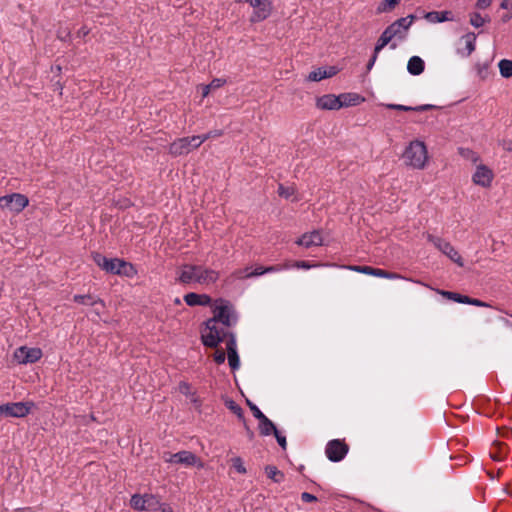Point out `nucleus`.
Returning a JSON list of instances; mask_svg holds the SVG:
<instances>
[{"mask_svg": "<svg viewBox=\"0 0 512 512\" xmlns=\"http://www.w3.org/2000/svg\"><path fill=\"white\" fill-rule=\"evenodd\" d=\"M301 499L304 501V502H314L317 500V498L310 494V493H307V492H303L301 494Z\"/></svg>", "mask_w": 512, "mask_h": 512, "instance_id": "46", "label": "nucleus"}, {"mask_svg": "<svg viewBox=\"0 0 512 512\" xmlns=\"http://www.w3.org/2000/svg\"><path fill=\"white\" fill-rule=\"evenodd\" d=\"M93 307H94L93 312L95 313L96 316H98L100 318L102 316L103 312L105 311V308L102 309L101 306H93Z\"/></svg>", "mask_w": 512, "mask_h": 512, "instance_id": "53", "label": "nucleus"}, {"mask_svg": "<svg viewBox=\"0 0 512 512\" xmlns=\"http://www.w3.org/2000/svg\"><path fill=\"white\" fill-rule=\"evenodd\" d=\"M236 2H242L243 0H235Z\"/></svg>", "mask_w": 512, "mask_h": 512, "instance_id": "62", "label": "nucleus"}, {"mask_svg": "<svg viewBox=\"0 0 512 512\" xmlns=\"http://www.w3.org/2000/svg\"><path fill=\"white\" fill-rule=\"evenodd\" d=\"M165 504L153 494H134L130 499V506L137 511H157L161 510Z\"/></svg>", "mask_w": 512, "mask_h": 512, "instance_id": "5", "label": "nucleus"}, {"mask_svg": "<svg viewBox=\"0 0 512 512\" xmlns=\"http://www.w3.org/2000/svg\"><path fill=\"white\" fill-rule=\"evenodd\" d=\"M227 336H230L228 328L213 319H209L201 331L202 342L208 347H216Z\"/></svg>", "mask_w": 512, "mask_h": 512, "instance_id": "4", "label": "nucleus"}, {"mask_svg": "<svg viewBox=\"0 0 512 512\" xmlns=\"http://www.w3.org/2000/svg\"><path fill=\"white\" fill-rule=\"evenodd\" d=\"M279 270L280 267L278 266H271L267 268H263L262 266H256L253 270H251V268L249 267H246L244 269L235 270L232 273V276L236 279H246L254 276H260L269 272H276Z\"/></svg>", "mask_w": 512, "mask_h": 512, "instance_id": "17", "label": "nucleus"}, {"mask_svg": "<svg viewBox=\"0 0 512 512\" xmlns=\"http://www.w3.org/2000/svg\"><path fill=\"white\" fill-rule=\"evenodd\" d=\"M400 0H383L377 6L378 13H387L392 11L398 4Z\"/></svg>", "mask_w": 512, "mask_h": 512, "instance_id": "33", "label": "nucleus"}, {"mask_svg": "<svg viewBox=\"0 0 512 512\" xmlns=\"http://www.w3.org/2000/svg\"><path fill=\"white\" fill-rule=\"evenodd\" d=\"M315 106L319 110H339L338 95L324 94L316 98Z\"/></svg>", "mask_w": 512, "mask_h": 512, "instance_id": "19", "label": "nucleus"}, {"mask_svg": "<svg viewBox=\"0 0 512 512\" xmlns=\"http://www.w3.org/2000/svg\"><path fill=\"white\" fill-rule=\"evenodd\" d=\"M349 270L365 274L366 266H348Z\"/></svg>", "mask_w": 512, "mask_h": 512, "instance_id": "51", "label": "nucleus"}, {"mask_svg": "<svg viewBox=\"0 0 512 512\" xmlns=\"http://www.w3.org/2000/svg\"><path fill=\"white\" fill-rule=\"evenodd\" d=\"M93 260L98 267L107 273L133 278L137 270L133 264L119 258H107L100 253L93 254Z\"/></svg>", "mask_w": 512, "mask_h": 512, "instance_id": "3", "label": "nucleus"}, {"mask_svg": "<svg viewBox=\"0 0 512 512\" xmlns=\"http://www.w3.org/2000/svg\"><path fill=\"white\" fill-rule=\"evenodd\" d=\"M428 241L431 242L438 250L445 254L451 261L456 263L458 266L463 267L464 262L458 251L447 241L433 236L428 235Z\"/></svg>", "mask_w": 512, "mask_h": 512, "instance_id": "12", "label": "nucleus"}, {"mask_svg": "<svg viewBox=\"0 0 512 512\" xmlns=\"http://www.w3.org/2000/svg\"><path fill=\"white\" fill-rule=\"evenodd\" d=\"M339 109L358 106L365 101V98L354 92L341 93L338 95Z\"/></svg>", "mask_w": 512, "mask_h": 512, "instance_id": "21", "label": "nucleus"}, {"mask_svg": "<svg viewBox=\"0 0 512 512\" xmlns=\"http://www.w3.org/2000/svg\"><path fill=\"white\" fill-rule=\"evenodd\" d=\"M384 106L387 109L401 110V111H424L431 107L430 105H421V106H417V107H411V106H406V105H401V104H384Z\"/></svg>", "mask_w": 512, "mask_h": 512, "instance_id": "31", "label": "nucleus"}, {"mask_svg": "<svg viewBox=\"0 0 512 512\" xmlns=\"http://www.w3.org/2000/svg\"><path fill=\"white\" fill-rule=\"evenodd\" d=\"M495 174L492 168L486 164L476 163L471 180L473 184L482 188H490L492 186Z\"/></svg>", "mask_w": 512, "mask_h": 512, "instance_id": "8", "label": "nucleus"}, {"mask_svg": "<svg viewBox=\"0 0 512 512\" xmlns=\"http://www.w3.org/2000/svg\"><path fill=\"white\" fill-rule=\"evenodd\" d=\"M214 361L218 364H222L226 359V354L223 350L217 349L213 355Z\"/></svg>", "mask_w": 512, "mask_h": 512, "instance_id": "41", "label": "nucleus"}, {"mask_svg": "<svg viewBox=\"0 0 512 512\" xmlns=\"http://www.w3.org/2000/svg\"><path fill=\"white\" fill-rule=\"evenodd\" d=\"M469 22L474 28H480L490 22L488 15L483 16L480 12L474 11L469 14Z\"/></svg>", "mask_w": 512, "mask_h": 512, "instance_id": "29", "label": "nucleus"}, {"mask_svg": "<svg viewBox=\"0 0 512 512\" xmlns=\"http://www.w3.org/2000/svg\"><path fill=\"white\" fill-rule=\"evenodd\" d=\"M499 71L502 77L511 78L512 77V61L508 59H502L498 63Z\"/></svg>", "mask_w": 512, "mask_h": 512, "instance_id": "32", "label": "nucleus"}, {"mask_svg": "<svg viewBox=\"0 0 512 512\" xmlns=\"http://www.w3.org/2000/svg\"><path fill=\"white\" fill-rule=\"evenodd\" d=\"M391 41H392L391 35L385 29L383 31V33L381 34L380 38L378 39V42H377V44L375 46V49H374V52L376 54H378Z\"/></svg>", "mask_w": 512, "mask_h": 512, "instance_id": "34", "label": "nucleus"}, {"mask_svg": "<svg viewBox=\"0 0 512 512\" xmlns=\"http://www.w3.org/2000/svg\"><path fill=\"white\" fill-rule=\"evenodd\" d=\"M176 279L183 284L196 283L204 286L215 284L219 279V272L203 265L184 264L178 267Z\"/></svg>", "mask_w": 512, "mask_h": 512, "instance_id": "1", "label": "nucleus"}, {"mask_svg": "<svg viewBox=\"0 0 512 512\" xmlns=\"http://www.w3.org/2000/svg\"><path fill=\"white\" fill-rule=\"evenodd\" d=\"M365 274L375 276V277H380V278H382V276H386L384 274V270L373 268L370 266H366Z\"/></svg>", "mask_w": 512, "mask_h": 512, "instance_id": "39", "label": "nucleus"}, {"mask_svg": "<svg viewBox=\"0 0 512 512\" xmlns=\"http://www.w3.org/2000/svg\"><path fill=\"white\" fill-rule=\"evenodd\" d=\"M253 8L250 21L253 23L261 22L267 19L273 10L271 0H246Z\"/></svg>", "mask_w": 512, "mask_h": 512, "instance_id": "14", "label": "nucleus"}, {"mask_svg": "<svg viewBox=\"0 0 512 512\" xmlns=\"http://www.w3.org/2000/svg\"><path fill=\"white\" fill-rule=\"evenodd\" d=\"M161 512H173L172 508L169 506V505H164L162 507V511Z\"/></svg>", "mask_w": 512, "mask_h": 512, "instance_id": "59", "label": "nucleus"}, {"mask_svg": "<svg viewBox=\"0 0 512 512\" xmlns=\"http://www.w3.org/2000/svg\"><path fill=\"white\" fill-rule=\"evenodd\" d=\"M232 467L240 474L246 473L244 462L240 457H234L231 459Z\"/></svg>", "mask_w": 512, "mask_h": 512, "instance_id": "37", "label": "nucleus"}, {"mask_svg": "<svg viewBox=\"0 0 512 512\" xmlns=\"http://www.w3.org/2000/svg\"><path fill=\"white\" fill-rule=\"evenodd\" d=\"M424 18L430 23H442L446 21H452L453 15L450 11H432L427 12Z\"/></svg>", "mask_w": 512, "mask_h": 512, "instance_id": "26", "label": "nucleus"}, {"mask_svg": "<svg viewBox=\"0 0 512 512\" xmlns=\"http://www.w3.org/2000/svg\"><path fill=\"white\" fill-rule=\"evenodd\" d=\"M43 352L38 347L21 346L15 349L13 359L20 365L32 364L41 359Z\"/></svg>", "mask_w": 512, "mask_h": 512, "instance_id": "10", "label": "nucleus"}, {"mask_svg": "<svg viewBox=\"0 0 512 512\" xmlns=\"http://www.w3.org/2000/svg\"><path fill=\"white\" fill-rule=\"evenodd\" d=\"M32 402H14L0 405V415L4 417L22 418L30 413Z\"/></svg>", "mask_w": 512, "mask_h": 512, "instance_id": "13", "label": "nucleus"}, {"mask_svg": "<svg viewBox=\"0 0 512 512\" xmlns=\"http://www.w3.org/2000/svg\"><path fill=\"white\" fill-rule=\"evenodd\" d=\"M476 34L473 32H469L462 36L461 42L464 43V48H459L457 50V53L462 57H468L470 56L476 47Z\"/></svg>", "mask_w": 512, "mask_h": 512, "instance_id": "23", "label": "nucleus"}, {"mask_svg": "<svg viewBox=\"0 0 512 512\" xmlns=\"http://www.w3.org/2000/svg\"><path fill=\"white\" fill-rule=\"evenodd\" d=\"M296 243L305 248H311L314 246H320L324 243V239L320 231H312L303 234Z\"/></svg>", "mask_w": 512, "mask_h": 512, "instance_id": "20", "label": "nucleus"}, {"mask_svg": "<svg viewBox=\"0 0 512 512\" xmlns=\"http://www.w3.org/2000/svg\"><path fill=\"white\" fill-rule=\"evenodd\" d=\"M466 304H470V305H475V306H478V307H486L487 304L478 300V299H472V298H469L468 297V302H466Z\"/></svg>", "mask_w": 512, "mask_h": 512, "instance_id": "47", "label": "nucleus"}, {"mask_svg": "<svg viewBox=\"0 0 512 512\" xmlns=\"http://www.w3.org/2000/svg\"><path fill=\"white\" fill-rule=\"evenodd\" d=\"M265 470L267 476L274 482H281L284 478V475L275 466H267Z\"/></svg>", "mask_w": 512, "mask_h": 512, "instance_id": "35", "label": "nucleus"}, {"mask_svg": "<svg viewBox=\"0 0 512 512\" xmlns=\"http://www.w3.org/2000/svg\"><path fill=\"white\" fill-rule=\"evenodd\" d=\"M425 63L419 56H412L407 63V70L411 75H420L424 71Z\"/></svg>", "mask_w": 512, "mask_h": 512, "instance_id": "28", "label": "nucleus"}, {"mask_svg": "<svg viewBox=\"0 0 512 512\" xmlns=\"http://www.w3.org/2000/svg\"><path fill=\"white\" fill-rule=\"evenodd\" d=\"M316 266H318V265L317 264L311 265L306 261H299V262L295 263V267L302 268V269H309V268L316 267Z\"/></svg>", "mask_w": 512, "mask_h": 512, "instance_id": "45", "label": "nucleus"}, {"mask_svg": "<svg viewBox=\"0 0 512 512\" xmlns=\"http://www.w3.org/2000/svg\"><path fill=\"white\" fill-rule=\"evenodd\" d=\"M279 194L285 198H288L292 194V192L290 191L289 188H284L283 186H280Z\"/></svg>", "mask_w": 512, "mask_h": 512, "instance_id": "49", "label": "nucleus"}, {"mask_svg": "<svg viewBox=\"0 0 512 512\" xmlns=\"http://www.w3.org/2000/svg\"><path fill=\"white\" fill-rule=\"evenodd\" d=\"M384 274L386 276H382V278H387V279H397V278H399V276L397 274L389 273V272H387L385 270H384Z\"/></svg>", "mask_w": 512, "mask_h": 512, "instance_id": "55", "label": "nucleus"}, {"mask_svg": "<svg viewBox=\"0 0 512 512\" xmlns=\"http://www.w3.org/2000/svg\"><path fill=\"white\" fill-rule=\"evenodd\" d=\"M213 320L220 322L227 328L236 322V317L231 305L223 300L216 302L213 310Z\"/></svg>", "mask_w": 512, "mask_h": 512, "instance_id": "9", "label": "nucleus"}, {"mask_svg": "<svg viewBox=\"0 0 512 512\" xmlns=\"http://www.w3.org/2000/svg\"><path fill=\"white\" fill-rule=\"evenodd\" d=\"M163 459L169 464H181L185 467H197L202 469L203 462L194 453L190 451H180L178 453H165Z\"/></svg>", "mask_w": 512, "mask_h": 512, "instance_id": "7", "label": "nucleus"}, {"mask_svg": "<svg viewBox=\"0 0 512 512\" xmlns=\"http://www.w3.org/2000/svg\"><path fill=\"white\" fill-rule=\"evenodd\" d=\"M73 300L79 304L82 305H89V306H101L102 309L106 308L105 303L98 297H95L93 295L87 294V295H75L73 297Z\"/></svg>", "mask_w": 512, "mask_h": 512, "instance_id": "27", "label": "nucleus"}, {"mask_svg": "<svg viewBox=\"0 0 512 512\" xmlns=\"http://www.w3.org/2000/svg\"><path fill=\"white\" fill-rule=\"evenodd\" d=\"M493 0H477L475 3V8L478 10H486L491 6Z\"/></svg>", "mask_w": 512, "mask_h": 512, "instance_id": "40", "label": "nucleus"}, {"mask_svg": "<svg viewBox=\"0 0 512 512\" xmlns=\"http://www.w3.org/2000/svg\"><path fill=\"white\" fill-rule=\"evenodd\" d=\"M473 161H474V162H477V161H478V156H474V157H473Z\"/></svg>", "mask_w": 512, "mask_h": 512, "instance_id": "60", "label": "nucleus"}, {"mask_svg": "<svg viewBox=\"0 0 512 512\" xmlns=\"http://www.w3.org/2000/svg\"><path fill=\"white\" fill-rule=\"evenodd\" d=\"M223 132L221 130H214V131H209L208 133L204 134V135H197L198 137H206L205 138V141L210 139V138H215V137H220L222 136Z\"/></svg>", "mask_w": 512, "mask_h": 512, "instance_id": "44", "label": "nucleus"}, {"mask_svg": "<svg viewBox=\"0 0 512 512\" xmlns=\"http://www.w3.org/2000/svg\"><path fill=\"white\" fill-rule=\"evenodd\" d=\"M339 72L336 66L319 67L311 71L307 77L309 81L319 82L323 79L331 78Z\"/></svg>", "mask_w": 512, "mask_h": 512, "instance_id": "18", "label": "nucleus"}, {"mask_svg": "<svg viewBox=\"0 0 512 512\" xmlns=\"http://www.w3.org/2000/svg\"><path fill=\"white\" fill-rule=\"evenodd\" d=\"M179 392L184 395L198 409L201 406V400L196 391L187 382H181L178 386Z\"/></svg>", "mask_w": 512, "mask_h": 512, "instance_id": "25", "label": "nucleus"}, {"mask_svg": "<svg viewBox=\"0 0 512 512\" xmlns=\"http://www.w3.org/2000/svg\"><path fill=\"white\" fill-rule=\"evenodd\" d=\"M175 303L179 304V303H180V300L177 298V299L175 300Z\"/></svg>", "mask_w": 512, "mask_h": 512, "instance_id": "61", "label": "nucleus"}, {"mask_svg": "<svg viewBox=\"0 0 512 512\" xmlns=\"http://www.w3.org/2000/svg\"><path fill=\"white\" fill-rule=\"evenodd\" d=\"M325 452L329 460L338 462L345 457L348 447L340 440H332L327 444Z\"/></svg>", "mask_w": 512, "mask_h": 512, "instance_id": "16", "label": "nucleus"}, {"mask_svg": "<svg viewBox=\"0 0 512 512\" xmlns=\"http://www.w3.org/2000/svg\"><path fill=\"white\" fill-rule=\"evenodd\" d=\"M377 55H378V54H376V53L374 52L373 57L371 58V60L369 61L368 65H367V69H368V70H371V69H372V67H373V65L375 64V61H376V59H377Z\"/></svg>", "mask_w": 512, "mask_h": 512, "instance_id": "54", "label": "nucleus"}, {"mask_svg": "<svg viewBox=\"0 0 512 512\" xmlns=\"http://www.w3.org/2000/svg\"><path fill=\"white\" fill-rule=\"evenodd\" d=\"M184 301L188 306H207L211 303V298L207 294H198V293H187L184 296Z\"/></svg>", "mask_w": 512, "mask_h": 512, "instance_id": "24", "label": "nucleus"}, {"mask_svg": "<svg viewBox=\"0 0 512 512\" xmlns=\"http://www.w3.org/2000/svg\"><path fill=\"white\" fill-rule=\"evenodd\" d=\"M402 160L405 166L411 169H425L430 161V156L426 144L419 139L410 141L403 151Z\"/></svg>", "mask_w": 512, "mask_h": 512, "instance_id": "2", "label": "nucleus"}, {"mask_svg": "<svg viewBox=\"0 0 512 512\" xmlns=\"http://www.w3.org/2000/svg\"><path fill=\"white\" fill-rule=\"evenodd\" d=\"M202 97H207L209 93L212 91L209 85H202L201 87Z\"/></svg>", "mask_w": 512, "mask_h": 512, "instance_id": "52", "label": "nucleus"}, {"mask_svg": "<svg viewBox=\"0 0 512 512\" xmlns=\"http://www.w3.org/2000/svg\"><path fill=\"white\" fill-rule=\"evenodd\" d=\"M248 404H249V407H250L251 411L253 412V415L255 418L260 420L265 417V415L260 411V409L256 405H254L250 402H248Z\"/></svg>", "mask_w": 512, "mask_h": 512, "instance_id": "43", "label": "nucleus"}, {"mask_svg": "<svg viewBox=\"0 0 512 512\" xmlns=\"http://www.w3.org/2000/svg\"><path fill=\"white\" fill-rule=\"evenodd\" d=\"M274 434H275V437H276L277 442L279 443V445H280L283 449H285V448H286V438H285L284 436L280 435V434L278 433V431H276V433H274Z\"/></svg>", "mask_w": 512, "mask_h": 512, "instance_id": "48", "label": "nucleus"}, {"mask_svg": "<svg viewBox=\"0 0 512 512\" xmlns=\"http://www.w3.org/2000/svg\"><path fill=\"white\" fill-rule=\"evenodd\" d=\"M205 138L206 137L192 136L177 139L171 143L169 153L173 156L186 155L204 143Z\"/></svg>", "mask_w": 512, "mask_h": 512, "instance_id": "6", "label": "nucleus"}, {"mask_svg": "<svg viewBox=\"0 0 512 512\" xmlns=\"http://www.w3.org/2000/svg\"><path fill=\"white\" fill-rule=\"evenodd\" d=\"M414 20V15H408L406 17L399 18L391 25H389L386 30L391 35L392 39L397 38L399 40H404Z\"/></svg>", "mask_w": 512, "mask_h": 512, "instance_id": "11", "label": "nucleus"}, {"mask_svg": "<svg viewBox=\"0 0 512 512\" xmlns=\"http://www.w3.org/2000/svg\"><path fill=\"white\" fill-rule=\"evenodd\" d=\"M512 19V14L511 13H506L505 15H503L502 17V21L503 22H508Z\"/></svg>", "mask_w": 512, "mask_h": 512, "instance_id": "57", "label": "nucleus"}, {"mask_svg": "<svg viewBox=\"0 0 512 512\" xmlns=\"http://www.w3.org/2000/svg\"><path fill=\"white\" fill-rule=\"evenodd\" d=\"M504 149H505L506 151L512 152V141H507V142H505V144H504Z\"/></svg>", "mask_w": 512, "mask_h": 512, "instance_id": "56", "label": "nucleus"}, {"mask_svg": "<svg viewBox=\"0 0 512 512\" xmlns=\"http://www.w3.org/2000/svg\"><path fill=\"white\" fill-rule=\"evenodd\" d=\"M28 203V198L25 195L19 193H13L0 197V208L8 209L16 213L21 212L25 207H27Z\"/></svg>", "mask_w": 512, "mask_h": 512, "instance_id": "15", "label": "nucleus"}, {"mask_svg": "<svg viewBox=\"0 0 512 512\" xmlns=\"http://www.w3.org/2000/svg\"><path fill=\"white\" fill-rule=\"evenodd\" d=\"M227 358L230 367L235 370L239 368L240 361L237 353L236 340L233 335H230L226 340Z\"/></svg>", "mask_w": 512, "mask_h": 512, "instance_id": "22", "label": "nucleus"}, {"mask_svg": "<svg viewBox=\"0 0 512 512\" xmlns=\"http://www.w3.org/2000/svg\"><path fill=\"white\" fill-rule=\"evenodd\" d=\"M226 406L230 411H232L238 417H242V409L236 402L229 400L226 402Z\"/></svg>", "mask_w": 512, "mask_h": 512, "instance_id": "38", "label": "nucleus"}, {"mask_svg": "<svg viewBox=\"0 0 512 512\" xmlns=\"http://www.w3.org/2000/svg\"><path fill=\"white\" fill-rule=\"evenodd\" d=\"M500 8L510 10L512 8L511 0H502L500 3Z\"/></svg>", "mask_w": 512, "mask_h": 512, "instance_id": "50", "label": "nucleus"}, {"mask_svg": "<svg viewBox=\"0 0 512 512\" xmlns=\"http://www.w3.org/2000/svg\"><path fill=\"white\" fill-rule=\"evenodd\" d=\"M259 421V430L262 435L267 436L271 433H276L277 429L275 425L266 416Z\"/></svg>", "mask_w": 512, "mask_h": 512, "instance_id": "30", "label": "nucleus"}, {"mask_svg": "<svg viewBox=\"0 0 512 512\" xmlns=\"http://www.w3.org/2000/svg\"><path fill=\"white\" fill-rule=\"evenodd\" d=\"M88 32H89V31H88V29H87L86 27H83V28H81V29L79 30V32H78V33H79V35H83V36H85V35H87V34H88Z\"/></svg>", "mask_w": 512, "mask_h": 512, "instance_id": "58", "label": "nucleus"}, {"mask_svg": "<svg viewBox=\"0 0 512 512\" xmlns=\"http://www.w3.org/2000/svg\"><path fill=\"white\" fill-rule=\"evenodd\" d=\"M439 293L442 296L447 297L448 299H451L458 303L466 304V302H468V296H463L461 294L449 292V291H440Z\"/></svg>", "mask_w": 512, "mask_h": 512, "instance_id": "36", "label": "nucleus"}, {"mask_svg": "<svg viewBox=\"0 0 512 512\" xmlns=\"http://www.w3.org/2000/svg\"><path fill=\"white\" fill-rule=\"evenodd\" d=\"M225 84V80L221 78L213 79L208 85L211 88V90L218 89L222 87Z\"/></svg>", "mask_w": 512, "mask_h": 512, "instance_id": "42", "label": "nucleus"}]
</instances>
